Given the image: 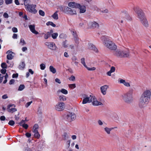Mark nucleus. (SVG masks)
I'll use <instances>...</instances> for the list:
<instances>
[{"instance_id":"nucleus-1","label":"nucleus","mask_w":151,"mask_h":151,"mask_svg":"<svg viewBox=\"0 0 151 151\" xmlns=\"http://www.w3.org/2000/svg\"><path fill=\"white\" fill-rule=\"evenodd\" d=\"M101 39L103 42L104 45L109 49L114 50H116V46L108 37L102 36L101 37Z\"/></svg>"},{"instance_id":"nucleus-2","label":"nucleus","mask_w":151,"mask_h":151,"mask_svg":"<svg viewBox=\"0 0 151 151\" xmlns=\"http://www.w3.org/2000/svg\"><path fill=\"white\" fill-rule=\"evenodd\" d=\"M129 50L127 48L118 49L113 52L114 55L120 58L127 57L129 56Z\"/></svg>"},{"instance_id":"nucleus-3","label":"nucleus","mask_w":151,"mask_h":151,"mask_svg":"<svg viewBox=\"0 0 151 151\" xmlns=\"http://www.w3.org/2000/svg\"><path fill=\"white\" fill-rule=\"evenodd\" d=\"M122 97L126 103L128 104L132 103L133 100L132 90H130L128 92L122 95Z\"/></svg>"},{"instance_id":"nucleus-4","label":"nucleus","mask_w":151,"mask_h":151,"mask_svg":"<svg viewBox=\"0 0 151 151\" xmlns=\"http://www.w3.org/2000/svg\"><path fill=\"white\" fill-rule=\"evenodd\" d=\"M133 9L136 13L137 17L141 20L145 17L143 10L137 6L134 7Z\"/></svg>"},{"instance_id":"nucleus-5","label":"nucleus","mask_w":151,"mask_h":151,"mask_svg":"<svg viewBox=\"0 0 151 151\" xmlns=\"http://www.w3.org/2000/svg\"><path fill=\"white\" fill-rule=\"evenodd\" d=\"M24 5L27 11L33 14H35L37 13V11L35 9L36 6V5L27 4H26Z\"/></svg>"},{"instance_id":"nucleus-6","label":"nucleus","mask_w":151,"mask_h":151,"mask_svg":"<svg viewBox=\"0 0 151 151\" xmlns=\"http://www.w3.org/2000/svg\"><path fill=\"white\" fill-rule=\"evenodd\" d=\"M76 118V115L74 113H69L67 114L65 119L68 122H70L75 120Z\"/></svg>"},{"instance_id":"nucleus-7","label":"nucleus","mask_w":151,"mask_h":151,"mask_svg":"<svg viewBox=\"0 0 151 151\" xmlns=\"http://www.w3.org/2000/svg\"><path fill=\"white\" fill-rule=\"evenodd\" d=\"M65 14L71 15H73L76 14V11L75 9L69 8L68 6L65 7Z\"/></svg>"},{"instance_id":"nucleus-8","label":"nucleus","mask_w":151,"mask_h":151,"mask_svg":"<svg viewBox=\"0 0 151 151\" xmlns=\"http://www.w3.org/2000/svg\"><path fill=\"white\" fill-rule=\"evenodd\" d=\"M65 108V104L63 102L58 103L55 106V109L58 111L63 110Z\"/></svg>"},{"instance_id":"nucleus-9","label":"nucleus","mask_w":151,"mask_h":151,"mask_svg":"<svg viewBox=\"0 0 151 151\" xmlns=\"http://www.w3.org/2000/svg\"><path fill=\"white\" fill-rule=\"evenodd\" d=\"M45 45L47 46L49 49L51 50H56V47L55 43L54 42H45Z\"/></svg>"},{"instance_id":"nucleus-10","label":"nucleus","mask_w":151,"mask_h":151,"mask_svg":"<svg viewBox=\"0 0 151 151\" xmlns=\"http://www.w3.org/2000/svg\"><path fill=\"white\" fill-rule=\"evenodd\" d=\"M91 102L92 104L94 106L101 105H103L102 103L101 102L98 101L94 96H92Z\"/></svg>"},{"instance_id":"nucleus-11","label":"nucleus","mask_w":151,"mask_h":151,"mask_svg":"<svg viewBox=\"0 0 151 151\" xmlns=\"http://www.w3.org/2000/svg\"><path fill=\"white\" fill-rule=\"evenodd\" d=\"M142 96H144V97L150 99L151 96V90H146L143 92Z\"/></svg>"},{"instance_id":"nucleus-12","label":"nucleus","mask_w":151,"mask_h":151,"mask_svg":"<svg viewBox=\"0 0 151 151\" xmlns=\"http://www.w3.org/2000/svg\"><path fill=\"white\" fill-rule=\"evenodd\" d=\"M88 25L90 28H98L99 26V24L95 21L89 22Z\"/></svg>"},{"instance_id":"nucleus-13","label":"nucleus","mask_w":151,"mask_h":151,"mask_svg":"<svg viewBox=\"0 0 151 151\" xmlns=\"http://www.w3.org/2000/svg\"><path fill=\"white\" fill-rule=\"evenodd\" d=\"M92 96H86L83 99L82 101L83 104L87 103H90L91 101V97Z\"/></svg>"},{"instance_id":"nucleus-14","label":"nucleus","mask_w":151,"mask_h":151,"mask_svg":"<svg viewBox=\"0 0 151 151\" xmlns=\"http://www.w3.org/2000/svg\"><path fill=\"white\" fill-rule=\"evenodd\" d=\"M68 6L70 7L77 8L80 6V4L75 2H70L68 3Z\"/></svg>"},{"instance_id":"nucleus-15","label":"nucleus","mask_w":151,"mask_h":151,"mask_svg":"<svg viewBox=\"0 0 151 151\" xmlns=\"http://www.w3.org/2000/svg\"><path fill=\"white\" fill-rule=\"evenodd\" d=\"M148 104V103L139 99L138 105L140 108L141 109L144 108L147 106Z\"/></svg>"},{"instance_id":"nucleus-16","label":"nucleus","mask_w":151,"mask_h":151,"mask_svg":"<svg viewBox=\"0 0 151 151\" xmlns=\"http://www.w3.org/2000/svg\"><path fill=\"white\" fill-rule=\"evenodd\" d=\"M109 88V86L107 85H104L100 87V90L101 93L104 95L106 93V91Z\"/></svg>"},{"instance_id":"nucleus-17","label":"nucleus","mask_w":151,"mask_h":151,"mask_svg":"<svg viewBox=\"0 0 151 151\" xmlns=\"http://www.w3.org/2000/svg\"><path fill=\"white\" fill-rule=\"evenodd\" d=\"M29 28L31 31L34 34L37 35L39 34V32L36 31L35 29V25H30L29 26Z\"/></svg>"},{"instance_id":"nucleus-18","label":"nucleus","mask_w":151,"mask_h":151,"mask_svg":"<svg viewBox=\"0 0 151 151\" xmlns=\"http://www.w3.org/2000/svg\"><path fill=\"white\" fill-rule=\"evenodd\" d=\"M141 22L142 23V24L145 27H147L149 26V24L148 22L146 19V17L140 20Z\"/></svg>"},{"instance_id":"nucleus-19","label":"nucleus","mask_w":151,"mask_h":151,"mask_svg":"<svg viewBox=\"0 0 151 151\" xmlns=\"http://www.w3.org/2000/svg\"><path fill=\"white\" fill-rule=\"evenodd\" d=\"M119 81L120 83L123 84L125 86L127 87H129L130 86L129 83L126 82L124 80L120 79L119 80Z\"/></svg>"},{"instance_id":"nucleus-20","label":"nucleus","mask_w":151,"mask_h":151,"mask_svg":"<svg viewBox=\"0 0 151 151\" xmlns=\"http://www.w3.org/2000/svg\"><path fill=\"white\" fill-rule=\"evenodd\" d=\"M88 47L90 49L93 50L96 52H97L98 51L97 48L95 46L92 44H89Z\"/></svg>"},{"instance_id":"nucleus-21","label":"nucleus","mask_w":151,"mask_h":151,"mask_svg":"<svg viewBox=\"0 0 151 151\" xmlns=\"http://www.w3.org/2000/svg\"><path fill=\"white\" fill-rule=\"evenodd\" d=\"M12 106V105H9L8 106V111L9 112L13 113L17 111V109L16 108H11V107Z\"/></svg>"},{"instance_id":"nucleus-22","label":"nucleus","mask_w":151,"mask_h":151,"mask_svg":"<svg viewBox=\"0 0 151 151\" xmlns=\"http://www.w3.org/2000/svg\"><path fill=\"white\" fill-rule=\"evenodd\" d=\"M140 100H142V101H145V102H146L147 103L149 102L150 100V99L145 97H144V96H142L141 95L140 98L139 99Z\"/></svg>"},{"instance_id":"nucleus-23","label":"nucleus","mask_w":151,"mask_h":151,"mask_svg":"<svg viewBox=\"0 0 151 151\" xmlns=\"http://www.w3.org/2000/svg\"><path fill=\"white\" fill-rule=\"evenodd\" d=\"M140 100H142V101H145V102H146L147 103L149 102L150 100V99L145 97H144V96H142L141 95L140 98L139 99Z\"/></svg>"},{"instance_id":"nucleus-24","label":"nucleus","mask_w":151,"mask_h":151,"mask_svg":"<svg viewBox=\"0 0 151 151\" xmlns=\"http://www.w3.org/2000/svg\"><path fill=\"white\" fill-rule=\"evenodd\" d=\"M73 40L74 41L75 46L77 47L79 43L78 37L73 38Z\"/></svg>"},{"instance_id":"nucleus-25","label":"nucleus","mask_w":151,"mask_h":151,"mask_svg":"<svg viewBox=\"0 0 151 151\" xmlns=\"http://www.w3.org/2000/svg\"><path fill=\"white\" fill-rule=\"evenodd\" d=\"M77 8L80 9V13H84L86 11V7L84 6H81L80 5V6Z\"/></svg>"},{"instance_id":"nucleus-26","label":"nucleus","mask_w":151,"mask_h":151,"mask_svg":"<svg viewBox=\"0 0 151 151\" xmlns=\"http://www.w3.org/2000/svg\"><path fill=\"white\" fill-rule=\"evenodd\" d=\"M25 64L24 61H22L19 65L18 68L21 70H23L25 66Z\"/></svg>"},{"instance_id":"nucleus-27","label":"nucleus","mask_w":151,"mask_h":151,"mask_svg":"<svg viewBox=\"0 0 151 151\" xmlns=\"http://www.w3.org/2000/svg\"><path fill=\"white\" fill-rule=\"evenodd\" d=\"M38 125L37 124H35L33 127L32 132L35 133L38 132Z\"/></svg>"},{"instance_id":"nucleus-28","label":"nucleus","mask_w":151,"mask_h":151,"mask_svg":"<svg viewBox=\"0 0 151 151\" xmlns=\"http://www.w3.org/2000/svg\"><path fill=\"white\" fill-rule=\"evenodd\" d=\"M52 32L53 31L51 30L50 32H48L46 34H45L44 36V38L45 39H47L50 36L51 33H52Z\"/></svg>"},{"instance_id":"nucleus-29","label":"nucleus","mask_w":151,"mask_h":151,"mask_svg":"<svg viewBox=\"0 0 151 151\" xmlns=\"http://www.w3.org/2000/svg\"><path fill=\"white\" fill-rule=\"evenodd\" d=\"M70 31L73 36V38L78 37L76 31L74 30H71Z\"/></svg>"},{"instance_id":"nucleus-30","label":"nucleus","mask_w":151,"mask_h":151,"mask_svg":"<svg viewBox=\"0 0 151 151\" xmlns=\"http://www.w3.org/2000/svg\"><path fill=\"white\" fill-rule=\"evenodd\" d=\"M63 138V140H65L69 138V136L66 132H64L62 135Z\"/></svg>"},{"instance_id":"nucleus-31","label":"nucleus","mask_w":151,"mask_h":151,"mask_svg":"<svg viewBox=\"0 0 151 151\" xmlns=\"http://www.w3.org/2000/svg\"><path fill=\"white\" fill-rule=\"evenodd\" d=\"M113 129V128H109L108 127H106L104 128V130L107 134H109L110 133L111 131Z\"/></svg>"},{"instance_id":"nucleus-32","label":"nucleus","mask_w":151,"mask_h":151,"mask_svg":"<svg viewBox=\"0 0 151 151\" xmlns=\"http://www.w3.org/2000/svg\"><path fill=\"white\" fill-rule=\"evenodd\" d=\"M66 7H67L66 6H58V9H60L61 11L63 12L64 13H65V9Z\"/></svg>"},{"instance_id":"nucleus-33","label":"nucleus","mask_w":151,"mask_h":151,"mask_svg":"<svg viewBox=\"0 0 151 151\" xmlns=\"http://www.w3.org/2000/svg\"><path fill=\"white\" fill-rule=\"evenodd\" d=\"M58 11H56L52 16V17L55 19L57 20L58 19Z\"/></svg>"},{"instance_id":"nucleus-34","label":"nucleus","mask_w":151,"mask_h":151,"mask_svg":"<svg viewBox=\"0 0 151 151\" xmlns=\"http://www.w3.org/2000/svg\"><path fill=\"white\" fill-rule=\"evenodd\" d=\"M58 92H61L63 93L64 94H67L68 93V91L62 88L61 90H59L58 91Z\"/></svg>"},{"instance_id":"nucleus-35","label":"nucleus","mask_w":151,"mask_h":151,"mask_svg":"<svg viewBox=\"0 0 151 151\" xmlns=\"http://www.w3.org/2000/svg\"><path fill=\"white\" fill-rule=\"evenodd\" d=\"M73 62L75 64L76 66L78 65V62L77 59L75 57H73L72 58Z\"/></svg>"},{"instance_id":"nucleus-36","label":"nucleus","mask_w":151,"mask_h":151,"mask_svg":"<svg viewBox=\"0 0 151 151\" xmlns=\"http://www.w3.org/2000/svg\"><path fill=\"white\" fill-rule=\"evenodd\" d=\"M50 71L53 73H55L56 72V69L52 66H50L49 67Z\"/></svg>"},{"instance_id":"nucleus-37","label":"nucleus","mask_w":151,"mask_h":151,"mask_svg":"<svg viewBox=\"0 0 151 151\" xmlns=\"http://www.w3.org/2000/svg\"><path fill=\"white\" fill-rule=\"evenodd\" d=\"M14 54H8L6 56L7 59L9 60L12 59L14 57Z\"/></svg>"},{"instance_id":"nucleus-38","label":"nucleus","mask_w":151,"mask_h":151,"mask_svg":"<svg viewBox=\"0 0 151 151\" xmlns=\"http://www.w3.org/2000/svg\"><path fill=\"white\" fill-rule=\"evenodd\" d=\"M19 44L22 46H24L26 44V43L23 39L21 38Z\"/></svg>"},{"instance_id":"nucleus-39","label":"nucleus","mask_w":151,"mask_h":151,"mask_svg":"<svg viewBox=\"0 0 151 151\" xmlns=\"http://www.w3.org/2000/svg\"><path fill=\"white\" fill-rule=\"evenodd\" d=\"M59 99L60 101H65L66 100V97L63 95L60 96L59 97Z\"/></svg>"},{"instance_id":"nucleus-40","label":"nucleus","mask_w":151,"mask_h":151,"mask_svg":"<svg viewBox=\"0 0 151 151\" xmlns=\"http://www.w3.org/2000/svg\"><path fill=\"white\" fill-rule=\"evenodd\" d=\"M68 86L69 88L73 89L76 87V85L75 83L69 84L68 85Z\"/></svg>"},{"instance_id":"nucleus-41","label":"nucleus","mask_w":151,"mask_h":151,"mask_svg":"<svg viewBox=\"0 0 151 151\" xmlns=\"http://www.w3.org/2000/svg\"><path fill=\"white\" fill-rule=\"evenodd\" d=\"M46 25L47 26L50 25L53 27H55L56 26L55 24L51 22H47L46 23Z\"/></svg>"},{"instance_id":"nucleus-42","label":"nucleus","mask_w":151,"mask_h":151,"mask_svg":"<svg viewBox=\"0 0 151 151\" xmlns=\"http://www.w3.org/2000/svg\"><path fill=\"white\" fill-rule=\"evenodd\" d=\"M81 63L83 64V66L85 67H86L87 66L85 62V59L84 58H82L81 59Z\"/></svg>"},{"instance_id":"nucleus-43","label":"nucleus","mask_w":151,"mask_h":151,"mask_svg":"<svg viewBox=\"0 0 151 151\" xmlns=\"http://www.w3.org/2000/svg\"><path fill=\"white\" fill-rule=\"evenodd\" d=\"M25 88V86L23 84H21L19 86L18 90L19 91H22Z\"/></svg>"},{"instance_id":"nucleus-44","label":"nucleus","mask_w":151,"mask_h":151,"mask_svg":"<svg viewBox=\"0 0 151 151\" xmlns=\"http://www.w3.org/2000/svg\"><path fill=\"white\" fill-rule=\"evenodd\" d=\"M34 136L35 138L39 139L40 137V135L38 132H37L34 133Z\"/></svg>"},{"instance_id":"nucleus-45","label":"nucleus","mask_w":151,"mask_h":151,"mask_svg":"<svg viewBox=\"0 0 151 151\" xmlns=\"http://www.w3.org/2000/svg\"><path fill=\"white\" fill-rule=\"evenodd\" d=\"M52 37L54 39H56L58 35V34L57 33H55L52 34Z\"/></svg>"},{"instance_id":"nucleus-46","label":"nucleus","mask_w":151,"mask_h":151,"mask_svg":"<svg viewBox=\"0 0 151 151\" xmlns=\"http://www.w3.org/2000/svg\"><path fill=\"white\" fill-rule=\"evenodd\" d=\"M6 63H7L9 65V67H13V63L12 62H10L9 60H6Z\"/></svg>"},{"instance_id":"nucleus-47","label":"nucleus","mask_w":151,"mask_h":151,"mask_svg":"<svg viewBox=\"0 0 151 151\" xmlns=\"http://www.w3.org/2000/svg\"><path fill=\"white\" fill-rule=\"evenodd\" d=\"M40 69L42 70H44L46 67L45 65L43 63L41 64L40 65Z\"/></svg>"},{"instance_id":"nucleus-48","label":"nucleus","mask_w":151,"mask_h":151,"mask_svg":"<svg viewBox=\"0 0 151 151\" xmlns=\"http://www.w3.org/2000/svg\"><path fill=\"white\" fill-rule=\"evenodd\" d=\"M66 37V35L63 33L60 34L59 36V37L60 38H65Z\"/></svg>"},{"instance_id":"nucleus-49","label":"nucleus","mask_w":151,"mask_h":151,"mask_svg":"<svg viewBox=\"0 0 151 151\" xmlns=\"http://www.w3.org/2000/svg\"><path fill=\"white\" fill-rule=\"evenodd\" d=\"M85 68H86L88 70H94L96 69L94 67L90 68L88 67L87 66H86Z\"/></svg>"},{"instance_id":"nucleus-50","label":"nucleus","mask_w":151,"mask_h":151,"mask_svg":"<svg viewBox=\"0 0 151 151\" xmlns=\"http://www.w3.org/2000/svg\"><path fill=\"white\" fill-rule=\"evenodd\" d=\"M69 79L70 81H74L75 80V77L73 76H71V77L69 78Z\"/></svg>"},{"instance_id":"nucleus-51","label":"nucleus","mask_w":151,"mask_h":151,"mask_svg":"<svg viewBox=\"0 0 151 151\" xmlns=\"http://www.w3.org/2000/svg\"><path fill=\"white\" fill-rule=\"evenodd\" d=\"M32 101L27 102L25 105V107L26 108L28 107L32 103Z\"/></svg>"},{"instance_id":"nucleus-52","label":"nucleus","mask_w":151,"mask_h":151,"mask_svg":"<svg viewBox=\"0 0 151 151\" xmlns=\"http://www.w3.org/2000/svg\"><path fill=\"white\" fill-rule=\"evenodd\" d=\"M39 13L40 15L42 16H43L45 15V12L42 10H40L39 11Z\"/></svg>"},{"instance_id":"nucleus-53","label":"nucleus","mask_w":151,"mask_h":151,"mask_svg":"<svg viewBox=\"0 0 151 151\" xmlns=\"http://www.w3.org/2000/svg\"><path fill=\"white\" fill-rule=\"evenodd\" d=\"M5 2L6 4H8L12 3V0H5Z\"/></svg>"},{"instance_id":"nucleus-54","label":"nucleus","mask_w":151,"mask_h":151,"mask_svg":"<svg viewBox=\"0 0 151 151\" xmlns=\"http://www.w3.org/2000/svg\"><path fill=\"white\" fill-rule=\"evenodd\" d=\"M1 67L3 68H7V65L5 63H2L1 64Z\"/></svg>"},{"instance_id":"nucleus-55","label":"nucleus","mask_w":151,"mask_h":151,"mask_svg":"<svg viewBox=\"0 0 151 151\" xmlns=\"http://www.w3.org/2000/svg\"><path fill=\"white\" fill-rule=\"evenodd\" d=\"M14 122L13 120H10L8 123L9 125L11 126L13 125L14 124Z\"/></svg>"},{"instance_id":"nucleus-56","label":"nucleus","mask_w":151,"mask_h":151,"mask_svg":"<svg viewBox=\"0 0 151 151\" xmlns=\"http://www.w3.org/2000/svg\"><path fill=\"white\" fill-rule=\"evenodd\" d=\"M12 30L14 32H18L17 29L15 27H13L12 28Z\"/></svg>"},{"instance_id":"nucleus-57","label":"nucleus","mask_w":151,"mask_h":151,"mask_svg":"<svg viewBox=\"0 0 151 151\" xmlns=\"http://www.w3.org/2000/svg\"><path fill=\"white\" fill-rule=\"evenodd\" d=\"M66 41H65L63 42V47L66 48L68 47V45L66 44Z\"/></svg>"},{"instance_id":"nucleus-58","label":"nucleus","mask_w":151,"mask_h":151,"mask_svg":"<svg viewBox=\"0 0 151 151\" xmlns=\"http://www.w3.org/2000/svg\"><path fill=\"white\" fill-rule=\"evenodd\" d=\"M25 124V120H22L19 123L20 126H22Z\"/></svg>"},{"instance_id":"nucleus-59","label":"nucleus","mask_w":151,"mask_h":151,"mask_svg":"<svg viewBox=\"0 0 151 151\" xmlns=\"http://www.w3.org/2000/svg\"><path fill=\"white\" fill-rule=\"evenodd\" d=\"M4 77V76L2 74H0V83H1L2 82L3 79Z\"/></svg>"},{"instance_id":"nucleus-60","label":"nucleus","mask_w":151,"mask_h":151,"mask_svg":"<svg viewBox=\"0 0 151 151\" xmlns=\"http://www.w3.org/2000/svg\"><path fill=\"white\" fill-rule=\"evenodd\" d=\"M3 17L5 18H8L9 17V15L7 13L5 12L3 14Z\"/></svg>"},{"instance_id":"nucleus-61","label":"nucleus","mask_w":151,"mask_h":151,"mask_svg":"<svg viewBox=\"0 0 151 151\" xmlns=\"http://www.w3.org/2000/svg\"><path fill=\"white\" fill-rule=\"evenodd\" d=\"M115 68L114 67H111L110 70L111 72L112 73H113L114 72L115 70Z\"/></svg>"},{"instance_id":"nucleus-62","label":"nucleus","mask_w":151,"mask_h":151,"mask_svg":"<svg viewBox=\"0 0 151 151\" xmlns=\"http://www.w3.org/2000/svg\"><path fill=\"white\" fill-rule=\"evenodd\" d=\"M98 123L99 125L101 126L103 125V123L100 120H99L98 121Z\"/></svg>"},{"instance_id":"nucleus-63","label":"nucleus","mask_w":151,"mask_h":151,"mask_svg":"<svg viewBox=\"0 0 151 151\" xmlns=\"http://www.w3.org/2000/svg\"><path fill=\"white\" fill-rule=\"evenodd\" d=\"M122 13H124L125 18H126V17H127L128 16L126 11H124L123 12H122Z\"/></svg>"},{"instance_id":"nucleus-64","label":"nucleus","mask_w":151,"mask_h":151,"mask_svg":"<svg viewBox=\"0 0 151 151\" xmlns=\"http://www.w3.org/2000/svg\"><path fill=\"white\" fill-rule=\"evenodd\" d=\"M25 135L27 137L29 138L31 137V135L30 133L28 132H27L25 134Z\"/></svg>"}]
</instances>
